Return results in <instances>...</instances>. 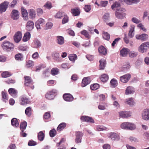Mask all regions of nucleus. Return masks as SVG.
<instances>
[{"mask_svg": "<svg viewBox=\"0 0 149 149\" xmlns=\"http://www.w3.org/2000/svg\"><path fill=\"white\" fill-rule=\"evenodd\" d=\"M125 8H121L117 9L115 12V15L118 19H123L125 17L126 14L125 13Z\"/></svg>", "mask_w": 149, "mask_h": 149, "instance_id": "1", "label": "nucleus"}, {"mask_svg": "<svg viewBox=\"0 0 149 149\" xmlns=\"http://www.w3.org/2000/svg\"><path fill=\"white\" fill-rule=\"evenodd\" d=\"M120 127L122 129L130 130H134L136 128L134 124L128 122L122 123L120 125Z\"/></svg>", "mask_w": 149, "mask_h": 149, "instance_id": "2", "label": "nucleus"}, {"mask_svg": "<svg viewBox=\"0 0 149 149\" xmlns=\"http://www.w3.org/2000/svg\"><path fill=\"white\" fill-rule=\"evenodd\" d=\"M2 47L5 50H10L13 49L14 45L8 41H5L2 44Z\"/></svg>", "mask_w": 149, "mask_h": 149, "instance_id": "3", "label": "nucleus"}, {"mask_svg": "<svg viewBox=\"0 0 149 149\" xmlns=\"http://www.w3.org/2000/svg\"><path fill=\"white\" fill-rule=\"evenodd\" d=\"M149 42H147L142 43L138 48V51L141 53H143L146 52L149 48Z\"/></svg>", "mask_w": 149, "mask_h": 149, "instance_id": "4", "label": "nucleus"}, {"mask_svg": "<svg viewBox=\"0 0 149 149\" xmlns=\"http://www.w3.org/2000/svg\"><path fill=\"white\" fill-rule=\"evenodd\" d=\"M75 142L77 143H80L81 142L82 137L83 135V133L79 131L76 132L75 133Z\"/></svg>", "mask_w": 149, "mask_h": 149, "instance_id": "5", "label": "nucleus"}, {"mask_svg": "<svg viewBox=\"0 0 149 149\" xmlns=\"http://www.w3.org/2000/svg\"><path fill=\"white\" fill-rule=\"evenodd\" d=\"M45 24V20L42 18H40L35 23V26L38 30L40 29Z\"/></svg>", "mask_w": 149, "mask_h": 149, "instance_id": "6", "label": "nucleus"}, {"mask_svg": "<svg viewBox=\"0 0 149 149\" xmlns=\"http://www.w3.org/2000/svg\"><path fill=\"white\" fill-rule=\"evenodd\" d=\"M10 16L11 18L13 20H17L19 17V11L15 9L12 10L10 14Z\"/></svg>", "mask_w": 149, "mask_h": 149, "instance_id": "7", "label": "nucleus"}, {"mask_svg": "<svg viewBox=\"0 0 149 149\" xmlns=\"http://www.w3.org/2000/svg\"><path fill=\"white\" fill-rule=\"evenodd\" d=\"M22 34L20 31H18L15 33L13 36V39L15 42L16 43L19 42L21 40Z\"/></svg>", "mask_w": 149, "mask_h": 149, "instance_id": "8", "label": "nucleus"}, {"mask_svg": "<svg viewBox=\"0 0 149 149\" xmlns=\"http://www.w3.org/2000/svg\"><path fill=\"white\" fill-rule=\"evenodd\" d=\"M136 38L142 41L146 40L148 38V35L145 33L142 34L141 35H136L135 36Z\"/></svg>", "mask_w": 149, "mask_h": 149, "instance_id": "9", "label": "nucleus"}, {"mask_svg": "<svg viewBox=\"0 0 149 149\" xmlns=\"http://www.w3.org/2000/svg\"><path fill=\"white\" fill-rule=\"evenodd\" d=\"M130 74H127L121 76L120 77V80L123 83H126L130 80Z\"/></svg>", "mask_w": 149, "mask_h": 149, "instance_id": "10", "label": "nucleus"}, {"mask_svg": "<svg viewBox=\"0 0 149 149\" xmlns=\"http://www.w3.org/2000/svg\"><path fill=\"white\" fill-rule=\"evenodd\" d=\"M9 3L7 1L4 2L0 5V13H2L6 11L8 8Z\"/></svg>", "mask_w": 149, "mask_h": 149, "instance_id": "11", "label": "nucleus"}, {"mask_svg": "<svg viewBox=\"0 0 149 149\" xmlns=\"http://www.w3.org/2000/svg\"><path fill=\"white\" fill-rule=\"evenodd\" d=\"M56 92V90H53L52 91L46 93L45 95V97L46 98L49 100L52 99L54 97V94Z\"/></svg>", "mask_w": 149, "mask_h": 149, "instance_id": "12", "label": "nucleus"}, {"mask_svg": "<svg viewBox=\"0 0 149 149\" xmlns=\"http://www.w3.org/2000/svg\"><path fill=\"white\" fill-rule=\"evenodd\" d=\"M142 118L146 120H149V109H145L142 113Z\"/></svg>", "mask_w": 149, "mask_h": 149, "instance_id": "13", "label": "nucleus"}, {"mask_svg": "<svg viewBox=\"0 0 149 149\" xmlns=\"http://www.w3.org/2000/svg\"><path fill=\"white\" fill-rule=\"evenodd\" d=\"M64 99L66 101L71 102L74 99L73 96L70 93H65L63 96Z\"/></svg>", "mask_w": 149, "mask_h": 149, "instance_id": "14", "label": "nucleus"}, {"mask_svg": "<svg viewBox=\"0 0 149 149\" xmlns=\"http://www.w3.org/2000/svg\"><path fill=\"white\" fill-rule=\"evenodd\" d=\"M81 120L84 121L91 123H94V121L91 117L86 116H82L81 118Z\"/></svg>", "mask_w": 149, "mask_h": 149, "instance_id": "15", "label": "nucleus"}, {"mask_svg": "<svg viewBox=\"0 0 149 149\" xmlns=\"http://www.w3.org/2000/svg\"><path fill=\"white\" fill-rule=\"evenodd\" d=\"M135 26L133 25H131L130 28V30L128 34V36L129 38H133L134 35Z\"/></svg>", "mask_w": 149, "mask_h": 149, "instance_id": "16", "label": "nucleus"}, {"mask_svg": "<svg viewBox=\"0 0 149 149\" xmlns=\"http://www.w3.org/2000/svg\"><path fill=\"white\" fill-rule=\"evenodd\" d=\"M109 138L112 140H118L120 139V136L114 132H111L109 136Z\"/></svg>", "mask_w": 149, "mask_h": 149, "instance_id": "17", "label": "nucleus"}, {"mask_svg": "<svg viewBox=\"0 0 149 149\" xmlns=\"http://www.w3.org/2000/svg\"><path fill=\"white\" fill-rule=\"evenodd\" d=\"M24 78L25 79L24 84L26 86H29L30 84H33V81L30 77L25 76Z\"/></svg>", "mask_w": 149, "mask_h": 149, "instance_id": "18", "label": "nucleus"}, {"mask_svg": "<svg viewBox=\"0 0 149 149\" xmlns=\"http://www.w3.org/2000/svg\"><path fill=\"white\" fill-rule=\"evenodd\" d=\"M33 22L31 21H28L26 24V29L28 31H31L34 28Z\"/></svg>", "mask_w": 149, "mask_h": 149, "instance_id": "19", "label": "nucleus"}, {"mask_svg": "<svg viewBox=\"0 0 149 149\" xmlns=\"http://www.w3.org/2000/svg\"><path fill=\"white\" fill-rule=\"evenodd\" d=\"M99 52L102 55H105L107 53L106 49L103 46H101L98 48Z\"/></svg>", "mask_w": 149, "mask_h": 149, "instance_id": "20", "label": "nucleus"}, {"mask_svg": "<svg viewBox=\"0 0 149 149\" xmlns=\"http://www.w3.org/2000/svg\"><path fill=\"white\" fill-rule=\"evenodd\" d=\"M33 47L34 48L38 49L41 46V43L39 40L36 39L33 40Z\"/></svg>", "mask_w": 149, "mask_h": 149, "instance_id": "21", "label": "nucleus"}, {"mask_svg": "<svg viewBox=\"0 0 149 149\" xmlns=\"http://www.w3.org/2000/svg\"><path fill=\"white\" fill-rule=\"evenodd\" d=\"M91 81L90 78L89 77L84 78L82 80L81 86L84 87L87 85L90 84Z\"/></svg>", "mask_w": 149, "mask_h": 149, "instance_id": "22", "label": "nucleus"}, {"mask_svg": "<svg viewBox=\"0 0 149 149\" xmlns=\"http://www.w3.org/2000/svg\"><path fill=\"white\" fill-rule=\"evenodd\" d=\"M120 117L123 118H127L130 116V113L128 111H122L119 112Z\"/></svg>", "mask_w": 149, "mask_h": 149, "instance_id": "23", "label": "nucleus"}, {"mask_svg": "<svg viewBox=\"0 0 149 149\" xmlns=\"http://www.w3.org/2000/svg\"><path fill=\"white\" fill-rule=\"evenodd\" d=\"M9 94L13 97H16L17 96V92L16 90L14 88H11L8 90Z\"/></svg>", "mask_w": 149, "mask_h": 149, "instance_id": "24", "label": "nucleus"}, {"mask_svg": "<svg viewBox=\"0 0 149 149\" xmlns=\"http://www.w3.org/2000/svg\"><path fill=\"white\" fill-rule=\"evenodd\" d=\"M20 104L21 105H25L28 103L29 100L25 95H23L20 97Z\"/></svg>", "mask_w": 149, "mask_h": 149, "instance_id": "25", "label": "nucleus"}, {"mask_svg": "<svg viewBox=\"0 0 149 149\" xmlns=\"http://www.w3.org/2000/svg\"><path fill=\"white\" fill-rule=\"evenodd\" d=\"M130 52V49L127 48H124L120 51V55L123 57H126Z\"/></svg>", "mask_w": 149, "mask_h": 149, "instance_id": "26", "label": "nucleus"}, {"mask_svg": "<svg viewBox=\"0 0 149 149\" xmlns=\"http://www.w3.org/2000/svg\"><path fill=\"white\" fill-rule=\"evenodd\" d=\"M21 10L22 15L24 20H28V16L27 10L23 8H21Z\"/></svg>", "mask_w": 149, "mask_h": 149, "instance_id": "27", "label": "nucleus"}, {"mask_svg": "<svg viewBox=\"0 0 149 149\" xmlns=\"http://www.w3.org/2000/svg\"><path fill=\"white\" fill-rule=\"evenodd\" d=\"M31 38V34L29 32H27L24 34L22 38V41L24 42L28 41Z\"/></svg>", "mask_w": 149, "mask_h": 149, "instance_id": "28", "label": "nucleus"}, {"mask_svg": "<svg viewBox=\"0 0 149 149\" xmlns=\"http://www.w3.org/2000/svg\"><path fill=\"white\" fill-rule=\"evenodd\" d=\"M134 92V88L132 86H129L126 89L125 93L126 95L131 94Z\"/></svg>", "mask_w": 149, "mask_h": 149, "instance_id": "29", "label": "nucleus"}, {"mask_svg": "<svg viewBox=\"0 0 149 149\" xmlns=\"http://www.w3.org/2000/svg\"><path fill=\"white\" fill-rule=\"evenodd\" d=\"M99 62L100 63V69H104L106 64V60L104 59H102L99 61Z\"/></svg>", "mask_w": 149, "mask_h": 149, "instance_id": "30", "label": "nucleus"}, {"mask_svg": "<svg viewBox=\"0 0 149 149\" xmlns=\"http://www.w3.org/2000/svg\"><path fill=\"white\" fill-rule=\"evenodd\" d=\"M125 103L131 106H133L135 104L132 98L126 99Z\"/></svg>", "mask_w": 149, "mask_h": 149, "instance_id": "31", "label": "nucleus"}, {"mask_svg": "<svg viewBox=\"0 0 149 149\" xmlns=\"http://www.w3.org/2000/svg\"><path fill=\"white\" fill-rule=\"evenodd\" d=\"M65 141V139L63 138H62L59 142L57 143L56 146L58 147V149H65V148L64 145L60 146L61 144L62 143Z\"/></svg>", "mask_w": 149, "mask_h": 149, "instance_id": "32", "label": "nucleus"}, {"mask_svg": "<svg viewBox=\"0 0 149 149\" xmlns=\"http://www.w3.org/2000/svg\"><path fill=\"white\" fill-rule=\"evenodd\" d=\"M29 14L30 18H33L35 17L36 14L35 10L32 9H31L29 10Z\"/></svg>", "mask_w": 149, "mask_h": 149, "instance_id": "33", "label": "nucleus"}, {"mask_svg": "<svg viewBox=\"0 0 149 149\" xmlns=\"http://www.w3.org/2000/svg\"><path fill=\"white\" fill-rule=\"evenodd\" d=\"M45 136V134L42 131L40 132L38 134V139L39 141H42L43 140Z\"/></svg>", "mask_w": 149, "mask_h": 149, "instance_id": "34", "label": "nucleus"}, {"mask_svg": "<svg viewBox=\"0 0 149 149\" xmlns=\"http://www.w3.org/2000/svg\"><path fill=\"white\" fill-rule=\"evenodd\" d=\"M58 43L60 45H63L64 43V39L63 37L58 36L57 37Z\"/></svg>", "mask_w": 149, "mask_h": 149, "instance_id": "35", "label": "nucleus"}, {"mask_svg": "<svg viewBox=\"0 0 149 149\" xmlns=\"http://www.w3.org/2000/svg\"><path fill=\"white\" fill-rule=\"evenodd\" d=\"M120 6L121 5L119 2L118 1H116L111 5V9L113 10H115V8H116L119 7H120Z\"/></svg>", "mask_w": 149, "mask_h": 149, "instance_id": "36", "label": "nucleus"}, {"mask_svg": "<svg viewBox=\"0 0 149 149\" xmlns=\"http://www.w3.org/2000/svg\"><path fill=\"white\" fill-rule=\"evenodd\" d=\"M12 125L15 127H18L19 125V123L17 119L16 118H13L11 120Z\"/></svg>", "mask_w": 149, "mask_h": 149, "instance_id": "37", "label": "nucleus"}, {"mask_svg": "<svg viewBox=\"0 0 149 149\" xmlns=\"http://www.w3.org/2000/svg\"><path fill=\"white\" fill-rule=\"evenodd\" d=\"M16 60L19 61H22L23 60V55L21 53H18L15 56Z\"/></svg>", "mask_w": 149, "mask_h": 149, "instance_id": "38", "label": "nucleus"}, {"mask_svg": "<svg viewBox=\"0 0 149 149\" xmlns=\"http://www.w3.org/2000/svg\"><path fill=\"white\" fill-rule=\"evenodd\" d=\"M137 55L138 52L134 51H130V52H129V57L132 58L135 57L137 56Z\"/></svg>", "mask_w": 149, "mask_h": 149, "instance_id": "39", "label": "nucleus"}, {"mask_svg": "<svg viewBox=\"0 0 149 149\" xmlns=\"http://www.w3.org/2000/svg\"><path fill=\"white\" fill-rule=\"evenodd\" d=\"M71 12L72 15L74 16H76L79 15L80 12L78 9H72Z\"/></svg>", "mask_w": 149, "mask_h": 149, "instance_id": "40", "label": "nucleus"}, {"mask_svg": "<svg viewBox=\"0 0 149 149\" xmlns=\"http://www.w3.org/2000/svg\"><path fill=\"white\" fill-rule=\"evenodd\" d=\"M66 124L64 123H62L60 124L57 128V130L59 131H61L66 127Z\"/></svg>", "mask_w": 149, "mask_h": 149, "instance_id": "41", "label": "nucleus"}, {"mask_svg": "<svg viewBox=\"0 0 149 149\" xmlns=\"http://www.w3.org/2000/svg\"><path fill=\"white\" fill-rule=\"evenodd\" d=\"M103 38L104 39L109 40L110 38V35L107 32H104L103 33Z\"/></svg>", "mask_w": 149, "mask_h": 149, "instance_id": "42", "label": "nucleus"}, {"mask_svg": "<svg viewBox=\"0 0 149 149\" xmlns=\"http://www.w3.org/2000/svg\"><path fill=\"white\" fill-rule=\"evenodd\" d=\"M69 58L70 60L72 61H74L77 59V56L75 54H72L69 55Z\"/></svg>", "mask_w": 149, "mask_h": 149, "instance_id": "43", "label": "nucleus"}, {"mask_svg": "<svg viewBox=\"0 0 149 149\" xmlns=\"http://www.w3.org/2000/svg\"><path fill=\"white\" fill-rule=\"evenodd\" d=\"M59 70L57 68H52L51 71V74L53 75H55L58 74Z\"/></svg>", "mask_w": 149, "mask_h": 149, "instance_id": "44", "label": "nucleus"}, {"mask_svg": "<svg viewBox=\"0 0 149 149\" xmlns=\"http://www.w3.org/2000/svg\"><path fill=\"white\" fill-rule=\"evenodd\" d=\"M64 14V13L59 12L56 13V15L54 16V17L56 18H61V17L63 16Z\"/></svg>", "mask_w": 149, "mask_h": 149, "instance_id": "45", "label": "nucleus"}, {"mask_svg": "<svg viewBox=\"0 0 149 149\" xmlns=\"http://www.w3.org/2000/svg\"><path fill=\"white\" fill-rule=\"evenodd\" d=\"M25 113L28 116H30L31 115V110L30 107H27L25 109Z\"/></svg>", "mask_w": 149, "mask_h": 149, "instance_id": "46", "label": "nucleus"}, {"mask_svg": "<svg viewBox=\"0 0 149 149\" xmlns=\"http://www.w3.org/2000/svg\"><path fill=\"white\" fill-rule=\"evenodd\" d=\"M2 100L5 102L7 101L8 98L7 96V94L3 91L2 92Z\"/></svg>", "mask_w": 149, "mask_h": 149, "instance_id": "47", "label": "nucleus"}, {"mask_svg": "<svg viewBox=\"0 0 149 149\" xmlns=\"http://www.w3.org/2000/svg\"><path fill=\"white\" fill-rule=\"evenodd\" d=\"M108 76L107 74H103L101 76L100 79L102 82L106 81L108 79Z\"/></svg>", "mask_w": 149, "mask_h": 149, "instance_id": "48", "label": "nucleus"}, {"mask_svg": "<svg viewBox=\"0 0 149 149\" xmlns=\"http://www.w3.org/2000/svg\"><path fill=\"white\" fill-rule=\"evenodd\" d=\"M110 84L112 87L114 88L117 86V81L115 79H113L110 81Z\"/></svg>", "mask_w": 149, "mask_h": 149, "instance_id": "49", "label": "nucleus"}, {"mask_svg": "<svg viewBox=\"0 0 149 149\" xmlns=\"http://www.w3.org/2000/svg\"><path fill=\"white\" fill-rule=\"evenodd\" d=\"M27 125V123L26 122L24 121L22 122L20 125V129L22 130H25L26 127Z\"/></svg>", "mask_w": 149, "mask_h": 149, "instance_id": "50", "label": "nucleus"}, {"mask_svg": "<svg viewBox=\"0 0 149 149\" xmlns=\"http://www.w3.org/2000/svg\"><path fill=\"white\" fill-rule=\"evenodd\" d=\"M107 128L102 125H98L97 127L96 130L97 131H101L106 130Z\"/></svg>", "mask_w": 149, "mask_h": 149, "instance_id": "51", "label": "nucleus"}, {"mask_svg": "<svg viewBox=\"0 0 149 149\" xmlns=\"http://www.w3.org/2000/svg\"><path fill=\"white\" fill-rule=\"evenodd\" d=\"M64 17L62 20V23L63 24L67 23L69 21L68 17L67 15L64 14Z\"/></svg>", "mask_w": 149, "mask_h": 149, "instance_id": "52", "label": "nucleus"}, {"mask_svg": "<svg viewBox=\"0 0 149 149\" xmlns=\"http://www.w3.org/2000/svg\"><path fill=\"white\" fill-rule=\"evenodd\" d=\"M99 87V84H95L93 85H91L90 88L92 90H95L97 89Z\"/></svg>", "mask_w": 149, "mask_h": 149, "instance_id": "53", "label": "nucleus"}, {"mask_svg": "<svg viewBox=\"0 0 149 149\" xmlns=\"http://www.w3.org/2000/svg\"><path fill=\"white\" fill-rule=\"evenodd\" d=\"M1 75L3 77L6 78L9 77L11 76V74L9 72L5 71L2 73Z\"/></svg>", "mask_w": 149, "mask_h": 149, "instance_id": "54", "label": "nucleus"}, {"mask_svg": "<svg viewBox=\"0 0 149 149\" xmlns=\"http://www.w3.org/2000/svg\"><path fill=\"white\" fill-rule=\"evenodd\" d=\"M49 134L51 137H54L56 134V131L55 129H53L51 130L49 132Z\"/></svg>", "mask_w": 149, "mask_h": 149, "instance_id": "55", "label": "nucleus"}, {"mask_svg": "<svg viewBox=\"0 0 149 149\" xmlns=\"http://www.w3.org/2000/svg\"><path fill=\"white\" fill-rule=\"evenodd\" d=\"M81 33L86 38H90V36L88 33V32L87 31L85 30H84L83 31H81Z\"/></svg>", "mask_w": 149, "mask_h": 149, "instance_id": "56", "label": "nucleus"}, {"mask_svg": "<svg viewBox=\"0 0 149 149\" xmlns=\"http://www.w3.org/2000/svg\"><path fill=\"white\" fill-rule=\"evenodd\" d=\"M34 65L33 62L31 60H29L27 62L26 67L27 68H29Z\"/></svg>", "mask_w": 149, "mask_h": 149, "instance_id": "57", "label": "nucleus"}, {"mask_svg": "<svg viewBox=\"0 0 149 149\" xmlns=\"http://www.w3.org/2000/svg\"><path fill=\"white\" fill-rule=\"evenodd\" d=\"M53 26V24L51 22H47L46 25V29H51Z\"/></svg>", "mask_w": 149, "mask_h": 149, "instance_id": "58", "label": "nucleus"}, {"mask_svg": "<svg viewBox=\"0 0 149 149\" xmlns=\"http://www.w3.org/2000/svg\"><path fill=\"white\" fill-rule=\"evenodd\" d=\"M130 66L129 63H127L126 64L124 65L123 67V70L124 71H126V70H127L130 69Z\"/></svg>", "mask_w": 149, "mask_h": 149, "instance_id": "59", "label": "nucleus"}, {"mask_svg": "<svg viewBox=\"0 0 149 149\" xmlns=\"http://www.w3.org/2000/svg\"><path fill=\"white\" fill-rule=\"evenodd\" d=\"M50 114L49 112L46 113L43 116V118L45 119L48 120L50 118Z\"/></svg>", "mask_w": 149, "mask_h": 149, "instance_id": "60", "label": "nucleus"}, {"mask_svg": "<svg viewBox=\"0 0 149 149\" xmlns=\"http://www.w3.org/2000/svg\"><path fill=\"white\" fill-rule=\"evenodd\" d=\"M37 144V143L33 140H30L28 143V145L29 146H34Z\"/></svg>", "mask_w": 149, "mask_h": 149, "instance_id": "61", "label": "nucleus"}, {"mask_svg": "<svg viewBox=\"0 0 149 149\" xmlns=\"http://www.w3.org/2000/svg\"><path fill=\"white\" fill-rule=\"evenodd\" d=\"M86 12H88L91 10V7L90 5H86L84 8Z\"/></svg>", "mask_w": 149, "mask_h": 149, "instance_id": "62", "label": "nucleus"}, {"mask_svg": "<svg viewBox=\"0 0 149 149\" xmlns=\"http://www.w3.org/2000/svg\"><path fill=\"white\" fill-rule=\"evenodd\" d=\"M44 7L48 9H50L52 7L51 3L49 2H47L44 5Z\"/></svg>", "mask_w": 149, "mask_h": 149, "instance_id": "63", "label": "nucleus"}, {"mask_svg": "<svg viewBox=\"0 0 149 149\" xmlns=\"http://www.w3.org/2000/svg\"><path fill=\"white\" fill-rule=\"evenodd\" d=\"M132 21L134 23L138 24L141 22V21L136 17H133L132 19Z\"/></svg>", "mask_w": 149, "mask_h": 149, "instance_id": "64", "label": "nucleus"}]
</instances>
